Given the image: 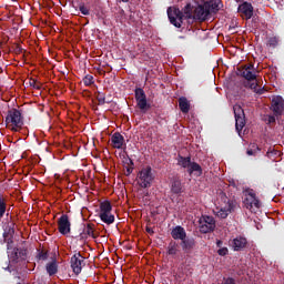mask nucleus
I'll use <instances>...</instances> for the list:
<instances>
[{
	"mask_svg": "<svg viewBox=\"0 0 284 284\" xmlns=\"http://www.w3.org/2000/svg\"><path fill=\"white\" fill-rule=\"evenodd\" d=\"M243 204L246 210H250V212H253V214H256V212L261 210V201L258 197H256L254 190H250L246 193V197L244 199Z\"/></svg>",
	"mask_w": 284,
	"mask_h": 284,
	"instance_id": "nucleus-1",
	"label": "nucleus"
},
{
	"mask_svg": "<svg viewBox=\"0 0 284 284\" xmlns=\"http://www.w3.org/2000/svg\"><path fill=\"white\" fill-rule=\"evenodd\" d=\"M138 183L140 187H150L152 181H154V174L152 173V166L143 168L138 174Z\"/></svg>",
	"mask_w": 284,
	"mask_h": 284,
	"instance_id": "nucleus-2",
	"label": "nucleus"
},
{
	"mask_svg": "<svg viewBox=\"0 0 284 284\" xmlns=\"http://www.w3.org/2000/svg\"><path fill=\"white\" fill-rule=\"evenodd\" d=\"M166 14L170 23L174 26V28H181V26H183V19H185V16L183 11H181V9H172V7H169L166 10Z\"/></svg>",
	"mask_w": 284,
	"mask_h": 284,
	"instance_id": "nucleus-3",
	"label": "nucleus"
},
{
	"mask_svg": "<svg viewBox=\"0 0 284 284\" xmlns=\"http://www.w3.org/2000/svg\"><path fill=\"white\" fill-rule=\"evenodd\" d=\"M199 227L201 234H210V232H214L216 229V221L213 216L202 215L199 220Z\"/></svg>",
	"mask_w": 284,
	"mask_h": 284,
	"instance_id": "nucleus-4",
	"label": "nucleus"
},
{
	"mask_svg": "<svg viewBox=\"0 0 284 284\" xmlns=\"http://www.w3.org/2000/svg\"><path fill=\"white\" fill-rule=\"evenodd\" d=\"M6 122L11 123L13 125L12 130L17 132V130L23 125V116L21 115V111L18 109L9 110Z\"/></svg>",
	"mask_w": 284,
	"mask_h": 284,
	"instance_id": "nucleus-5",
	"label": "nucleus"
},
{
	"mask_svg": "<svg viewBox=\"0 0 284 284\" xmlns=\"http://www.w3.org/2000/svg\"><path fill=\"white\" fill-rule=\"evenodd\" d=\"M233 112L235 116V130L242 132L245 128V111L243 110V106L235 104L233 106Z\"/></svg>",
	"mask_w": 284,
	"mask_h": 284,
	"instance_id": "nucleus-6",
	"label": "nucleus"
},
{
	"mask_svg": "<svg viewBox=\"0 0 284 284\" xmlns=\"http://www.w3.org/2000/svg\"><path fill=\"white\" fill-rule=\"evenodd\" d=\"M135 101L138 108L145 112L146 110H150V104H148V95H145V91L141 88L135 89Z\"/></svg>",
	"mask_w": 284,
	"mask_h": 284,
	"instance_id": "nucleus-7",
	"label": "nucleus"
},
{
	"mask_svg": "<svg viewBox=\"0 0 284 284\" xmlns=\"http://www.w3.org/2000/svg\"><path fill=\"white\" fill-rule=\"evenodd\" d=\"M239 72L246 81H256V69L252 63L241 67Z\"/></svg>",
	"mask_w": 284,
	"mask_h": 284,
	"instance_id": "nucleus-8",
	"label": "nucleus"
},
{
	"mask_svg": "<svg viewBox=\"0 0 284 284\" xmlns=\"http://www.w3.org/2000/svg\"><path fill=\"white\" fill-rule=\"evenodd\" d=\"M271 110L275 116H283L284 112V99L281 95H276L272 99Z\"/></svg>",
	"mask_w": 284,
	"mask_h": 284,
	"instance_id": "nucleus-9",
	"label": "nucleus"
},
{
	"mask_svg": "<svg viewBox=\"0 0 284 284\" xmlns=\"http://www.w3.org/2000/svg\"><path fill=\"white\" fill-rule=\"evenodd\" d=\"M236 200H227L225 205L217 211L216 216H219V219H225L226 216H230V214L236 210Z\"/></svg>",
	"mask_w": 284,
	"mask_h": 284,
	"instance_id": "nucleus-10",
	"label": "nucleus"
},
{
	"mask_svg": "<svg viewBox=\"0 0 284 284\" xmlns=\"http://www.w3.org/2000/svg\"><path fill=\"white\" fill-rule=\"evenodd\" d=\"M70 227H71L70 217L68 216V214H62L58 219V230L60 234H62V236L70 234Z\"/></svg>",
	"mask_w": 284,
	"mask_h": 284,
	"instance_id": "nucleus-11",
	"label": "nucleus"
},
{
	"mask_svg": "<svg viewBox=\"0 0 284 284\" xmlns=\"http://www.w3.org/2000/svg\"><path fill=\"white\" fill-rule=\"evenodd\" d=\"M239 14H241L242 19L248 21L252 17H254V7L250 2H243L237 8Z\"/></svg>",
	"mask_w": 284,
	"mask_h": 284,
	"instance_id": "nucleus-12",
	"label": "nucleus"
},
{
	"mask_svg": "<svg viewBox=\"0 0 284 284\" xmlns=\"http://www.w3.org/2000/svg\"><path fill=\"white\" fill-rule=\"evenodd\" d=\"M170 190L171 194H175V196H181L185 192V186H183L181 178L175 176L171 180Z\"/></svg>",
	"mask_w": 284,
	"mask_h": 284,
	"instance_id": "nucleus-13",
	"label": "nucleus"
},
{
	"mask_svg": "<svg viewBox=\"0 0 284 284\" xmlns=\"http://www.w3.org/2000/svg\"><path fill=\"white\" fill-rule=\"evenodd\" d=\"M210 16V11L206 9L205 3L199 4L193 12V19L195 21H207V17Z\"/></svg>",
	"mask_w": 284,
	"mask_h": 284,
	"instance_id": "nucleus-14",
	"label": "nucleus"
},
{
	"mask_svg": "<svg viewBox=\"0 0 284 284\" xmlns=\"http://www.w3.org/2000/svg\"><path fill=\"white\" fill-rule=\"evenodd\" d=\"M82 265H83V257H82L81 253H75L71 257V268L77 274V276H79V274H81V271L83 270Z\"/></svg>",
	"mask_w": 284,
	"mask_h": 284,
	"instance_id": "nucleus-15",
	"label": "nucleus"
},
{
	"mask_svg": "<svg viewBox=\"0 0 284 284\" xmlns=\"http://www.w3.org/2000/svg\"><path fill=\"white\" fill-rule=\"evenodd\" d=\"M204 6L206 10L209 11V14H216L221 8H223V1L221 0H209L204 2Z\"/></svg>",
	"mask_w": 284,
	"mask_h": 284,
	"instance_id": "nucleus-16",
	"label": "nucleus"
},
{
	"mask_svg": "<svg viewBox=\"0 0 284 284\" xmlns=\"http://www.w3.org/2000/svg\"><path fill=\"white\" fill-rule=\"evenodd\" d=\"M180 246L184 251L185 254H190L194 247H196V241L194 237H184L181 240Z\"/></svg>",
	"mask_w": 284,
	"mask_h": 284,
	"instance_id": "nucleus-17",
	"label": "nucleus"
},
{
	"mask_svg": "<svg viewBox=\"0 0 284 284\" xmlns=\"http://www.w3.org/2000/svg\"><path fill=\"white\" fill-rule=\"evenodd\" d=\"M45 271L49 276L59 274V262L57 257H52L51 261L45 264Z\"/></svg>",
	"mask_w": 284,
	"mask_h": 284,
	"instance_id": "nucleus-18",
	"label": "nucleus"
},
{
	"mask_svg": "<svg viewBox=\"0 0 284 284\" xmlns=\"http://www.w3.org/2000/svg\"><path fill=\"white\" fill-rule=\"evenodd\" d=\"M171 236L174 241H183L187 236V233L183 226L178 225L172 229Z\"/></svg>",
	"mask_w": 284,
	"mask_h": 284,
	"instance_id": "nucleus-19",
	"label": "nucleus"
},
{
	"mask_svg": "<svg viewBox=\"0 0 284 284\" xmlns=\"http://www.w3.org/2000/svg\"><path fill=\"white\" fill-rule=\"evenodd\" d=\"M124 143H125V138H123L120 132H115L111 136V144H112V148H114L115 150H121Z\"/></svg>",
	"mask_w": 284,
	"mask_h": 284,
	"instance_id": "nucleus-20",
	"label": "nucleus"
},
{
	"mask_svg": "<svg viewBox=\"0 0 284 284\" xmlns=\"http://www.w3.org/2000/svg\"><path fill=\"white\" fill-rule=\"evenodd\" d=\"M247 246V239L243 236H237L232 242V247L234 252H241V250H245Z\"/></svg>",
	"mask_w": 284,
	"mask_h": 284,
	"instance_id": "nucleus-21",
	"label": "nucleus"
},
{
	"mask_svg": "<svg viewBox=\"0 0 284 284\" xmlns=\"http://www.w3.org/2000/svg\"><path fill=\"white\" fill-rule=\"evenodd\" d=\"M186 172L190 174V176H192V174H194V176H201L203 174V168H201L196 162H191V165H189Z\"/></svg>",
	"mask_w": 284,
	"mask_h": 284,
	"instance_id": "nucleus-22",
	"label": "nucleus"
},
{
	"mask_svg": "<svg viewBox=\"0 0 284 284\" xmlns=\"http://www.w3.org/2000/svg\"><path fill=\"white\" fill-rule=\"evenodd\" d=\"M179 108L183 114H187V112H190V102L187 101V98L182 97L179 99Z\"/></svg>",
	"mask_w": 284,
	"mask_h": 284,
	"instance_id": "nucleus-23",
	"label": "nucleus"
},
{
	"mask_svg": "<svg viewBox=\"0 0 284 284\" xmlns=\"http://www.w3.org/2000/svg\"><path fill=\"white\" fill-rule=\"evenodd\" d=\"M191 164H192V158L190 156L185 158L183 155L178 156V165H180V168H184L187 170Z\"/></svg>",
	"mask_w": 284,
	"mask_h": 284,
	"instance_id": "nucleus-24",
	"label": "nucleus"
},
{
	"mask_svg": "<svg viewBox=\"0 0 284 284\" xmlns=\"http://www.w3.org/2000/svg\"><path fill=\"white\" fill-rule=\"evenodd\" d=\"M110 213H112V203H110V201L101 202L99 216H101V214H110Z\"/></svg>",
	"mask_w": 284,
	"mask_h": 284,
	"instance_id": "nucleus-25",
	"label": "nucleus"
},
{
	"mask_svg": "<svg viewBox=\"0 0 284 284\" xmlns=\"http://www.w3.org/2000/svg\"><path fill=\"white\" fill-rule=\"evenodd\" d=\"M169 256H176L179 254V243L176 241L172 240L168 245V252Z\"/></svg>",
	"mask_w": 284,
	"mask_h": 284,
	"instance_id": "nucleus-26",
	"label": "nucleus"
},
{
	"mask_svg": "<svg viewBox=\"0 0 284 284\" xmlns=\"http://www.w3.org/2000/svg\"><path fill=\"white\" fill-rule=\"evenodd\" d=\"M82 239H85V236H91L92 239H97V235H94V227L92 224H87L84 226L83 232L80 234Z\"/></svg>",
	"mask_w": 284,
	"mask_h": 284,
	"instance_id": "nucleus-27",
	"label": "nucleus"
},
{
	"mask_svg": "<svg viewBox=\"0 0 284 284\" xmlns=\"http://www.w3.org/2000/svg\"><path fill=\"white\" fill-rule=\"evenodd\" d=\"M261 83L257 78L255 80V82L250 84L251 90H253V92H255L256 94H263L265 92V88H261V85L258 84Z\"/></svg>",
	"mask_w": 284,
	"mask_h": 284,
	"instance_id": "nucleus-28",
	"label": "nucleus"
},
{
	"mask_svg": "<svg viewBox=\"0 0 284 284\" xmlns=\"http://www.w3.org/2000/svg\"><path fill=\"white\" fill-rule=\"evenodd\" d=\"M182 12L185 19H194L193 8L191 3H187L183 9Z\"/></svg>",
	"mask_w": 284,
	"mask_h": 284,
	"instance_id": "nucleus-29",
	"label": "nucleus"
},
{
	"mask_svg": "<svg viewBox=\"0 0 284 284\" xmlns=\"http://www.w3.org/2000/svg\"><path fill=\"white\" fill-rule=\"evenodd\" d=\"M100 219L102 223H105L106 225H112V223H114V215L112 213L100 214Z\"/></svg>",
	"mask_w": 284,
	"mask_h": 284,
	"instance_id": "nucleus-30",
	"label": "nucleus"
},
{
	"mask_svg": "<svg viewBox=\"0 0 284 284\" xmlns=\"http://www.w3.org/2000/svg\"><path fill=\"white\" fill-rule=\"evenodd\" d=\"M281 155V152L276 149L270 148L268 151L266 152L267 159H271V161H276L278 156Z\"/></svg>",
	"mask_w": 284,
	"mask_h": 284,
	"instance_id": "nucleus-31",
	"label": "nucleus"
},
{
	"mask_svg": "<svg viewBox=\"0 0 284 284\" xmlns=\"http://www.w3.org/2000/svg\"><path fill=\"white\" fill-rule=\"evenodd\" d=\"M97 101L99 102V105H105V103H110V101L105 100V93L101 91L97 93Z\"/></svg>",
	"mask_w": 284,
	"mask_h": 284,
	"instance_id": "nucleus-32",
	"label": "nucleus"
},
{
	"mask_svg": "<svg viewBox=\"0 0 284 284\" xmlns=\"http://www.w3.org/2000/svg\"><path fill=\"white\" fill-rule=\"evenodd\" d=\"M256 152H261V149L258 148V145L253 144L251 149H247L246 154L248 156H256Z\"/></svg>",
	"mask_w": 284,
	"mask_h": 284,
	"instance_id": "nucleus-33",
	"label": "nucleus"
},
{
	"mask_svg": "<svg viewBox=\"0 0 284 284\" xmlns=\"http://www.w3.org/2000/svg\"><path fill=\"white\" fill-rule=\"evenodd\" d=\"M6 209H7L6 200L2 196H0V219H3L6 214Z\"/></svg>",
	"mask_w": 284,
	"mask_h": 284,
	"instance_id": "nucleus-34",
	"label": "nucleus"
},
{
	"mask_svg": "<svg viewBox=\"0 0 284 284\" xmlns=\"http://www.w3.org/2000/svg\"><path fill=\"white\" fill-rule=\"evenodd\" d=\"M267 45H270V48H276V45H278V38L271 37L267 41Z\"/></svg>",
	"mask_w": 284,
	"mask_h": 284,
	"instance_id": "nucleus-35",
	"label": "nucleus"
},
{
	"mask_svg": "<svg viewBox=\"0 0 284 284\" xmlns=\"http://www.w3.org/2000/svg\"><path fill=\"white\" fill-rule=\"evenodd\" d=\"M9 258L11 260V261H19V248L18 247H16V248H13V251L11 252V254L9 255Z\"/></svg>",
	"mask_w": 284,
	"mask_h": 284,
	"instance_id": "nucleus-36",
	"label": "nucleus"
},
{
	"mask_svg": "<svg viewBox=\"0 0 284 284\" xmlns=\"http://www.w3.org/2000/svg\"><path fill=\"white\" fill-rule=\"evenodd\" d=\"M83 83H84V85H92L94 83V77L87 74L83 78Z\"/></svg>",
	"mask_w": 284,
	"mask_h": 284,
	"instance_id": "nucleus-37",
	"label": "nucleus"
},
{
	"mask_svg": "<svg viewBox=\"0 0 284 284\" xmlns=\"http://www.w3.org/2000/svg\"><path fill=\"white\" fill-rule=\"evenodd\" d=\"M18 250H19L20 261H26V258H28V250L26 248H18Z\"/></svg>",
	"mask_w": 284,
	"mask_h": 284,
	"instance_id": "nucleus-38",
	"label": "nucleus"
},
{
	"mask_svg": "<svg viewBox=\"0 0 284 284\" xmlns=\"http://www.w3.org/2000/svg\"><path fill=\"white\" fill-rule=\"evenodd\" d=\"M219 256H227L230 254V250L227 247H221L217 250Z\"/></svg>",
	"mask_w": 284,
	"mask_h": 284,
	"instance_id": "nucleus-39",
	"label": "nucleus"
},
{
	"mask_svg": "<svg viewBox=\"0 0 284 284\" xmlns=\"http://www.w3.org/2000/svg\"><path fill=\"white\" fill-rule=\"evenodd\" d=\"M266 123L267 125H274V123H276V115H267Z\"/></svg>",
	"mask_w": 284,
	"mask_h": 284,
	"instance_id": "nucleus-40",
	"label": "nucleus"
},
{
	"mask_svg": "<svg viewBox=\"0 0 284 284\" xmlns=\"http://www.w3.org/2000/svg\"><path fill=\"white\" fill-rule=\"evenodd\" d=\"M29 85L34 88V90H41V83L37 82V80H30Z\"/></svg>",
	"mask_w": 284,
	"mask_h": 284,
	"instance_id": "nucleus-41",
	"label": "nucleus"
},
{
	"mask_svg": "<svg viewBox=\"0 0 284 284\" xmlns=\"http://www.w3.org/2000/svg\"><path fill=\"white\" fill-rule=\"evenodd\" d=\"M39 261H48V252L41 251L38 253Z\"/></svg>",
	"mask_w": 284,
	"mask_h": 284,
	"instance_id": "nucleus-42",
	"label": "nucleus"
},
{
	"mask_svg": "<svg viewBox=\"0 0 284 284\" xmlns=\"http://www.w3.org/2000/svg\"><path fill=\"white\" fill-rule=\"evenodd\" d=\"M79 10H80L81 14H84V17H88V16L90 14V9L87 8V7L83 6V4L80 6Z\"/></svg>",
	"mask_w": 284,
	"mask_h": 284,
	"instance_id": "nucleus-43",
	"label": "nucleus"
},
{
	"mask_svg": "<svg viewBox=\"0 0 284 284\" xmlns=\"http://www.w3.org/2000/svg\"><path fill=\"white\" fill-rule=\"evenodd\" d=\"M222 284H236V280H234V277H226L223 280Z\"/></svg>",
	"mask_w": 284,
	"mask_h": 284,
	"instance_id": "nucleus-44",
	"label": "nucleus"
},
{
	"mask_svg": "<svg viewBox=\"0 0 284 284\" xmlns=\"http://www.w3.org/2000/svg\"><path fill=\"white\" fill-rule=\"evenodd\" d=\"M132 172H134V166H129L126 169V176H130V174H132Z\"/></svg>",
	"mask_w": 284,
	"mask_h": 284,
	"instance_id": "nucleus-45",
	"label": "nucleus"
},
{
	"mask_svg": "<svg viewBox=\"0 0 284 284\" xmlns=\"http://www.w3.org/2000/svg\"><path fill=\"white\" fill-rule=\"evenodd\" d=\"M145 231L148 232V234H154V230H152V227L146 226Z\"/></svg>",
	"mask_w": 284,
	"mask_h": 284,
	"instance_id": "nucleus-46",
	"label": "nucleus"
},
{
	"mask_svg": "<svg viewBox=\"0 0 284 284\" xmlns=\"http://www.w3.org/2000/svg\"><path fill=\"white\" fill-rule=\"evenodd\" d=\"M216 247H223V241H221V240H217L216 241Z\"/></svg>",
	"mask_w": 284,
	"mask_h": 284,
	"instance_id": "nucleus-47",
	"label": "nucleus"
},
{
	"mask_svg": "<svg viewBox=\"0 0 284 284\" xmlns=\"http://www.w3.org/2000/svg\"><path fill=\"white\" fill-rule=\"evenodd\" d=\"M128 165H130L129 168H134V161L132 159H130V158H129Z\"/></svg>",
	"mask_w": 284,
	"mask_h": 284,
	"instance_id": "nucleus-48",
	"label": "nucleus"
},
{
	"mask_svg": "<svg viewBox=\"0 0 284 284\" xmlns=\"http://www.w3.org/2000/svg\"><path fill=\"white\" fill-rule=\"evenodd\" d=\"M122 3H130V0H121Z\"/></svg>",
	"mask_w": 284,
	"mask_h": 284,
	"instance_id": "nucleus-49",
	"label": "nucleus"
},
{
	"mask_svg": "<svg viewBox=\"0 0 284 284\" xmlns=\"http://www.w3.org/2000/svg\"><path fill=\"white\" fill-rule=\"evenodd\" d=\"M4 270H10V265H8L7 267H4Z\"/></svg>",
	"mask_w": 284,
	"mask_h": 284,
	"instance_id": "nucleus-50",
	"label": "nucleus"
},
{
	"mask_svg": "<svg viewBox=\"0 0 284 284\" xmlns=\"http://www.w3.org/2000/svg\"><path fill=\"white\" fill-rule=\"evenodd\" d=\"M179 39H185L183 36H180Z\"/></svg>",
	"mask_w": 284,
	"mask_h": 284,
	"instance_id": "nucleus-51",
	"label": "nucleus"
}]
</instances>
